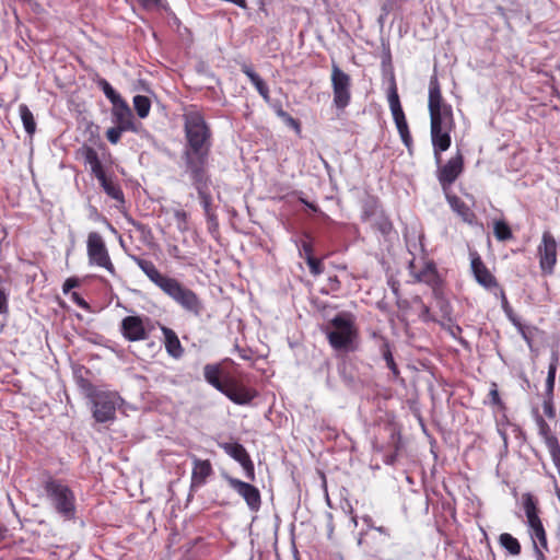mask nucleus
I'll return each instance as SVG.
<instances>
[{"label":"nucleus","instance_id":"nucleus-33","mask_svg":"<svg viewBox=\"0 0 560 560\" xmlns=\"http://www.w3.org/2000/svg\"><path fill=\"white\" fill-rule=\"evenodd\" d=\"M382 209H380V202L376 197H369L363 201L362 211H361V220L363 222H369L372 218L376 217Z\"/></svg>","mask_w":560,"mask_h":560},{"label":"nucleus","instance_id":"nucleus-2","mask_svg":"<svg viewBox=\"0 0 560 560\" xmlns=\"http://www.w3.org/2000/svg\"><path fill=\"white\" fill-rule=\"evenodd\" d=\"M322 330L334 350L346 353L355 350L358 331L351 314L338 313Z\"/></svg>","mask_w":560,"mask_h":560},{"label":"nucleus","instance_id":"nucleus-10","mask_svg":"<svg viewBox=\"0 0 560 560\" xmlns=\"http://www.w3.org/2000/svg\"><path fill=\"white\" fill-rule=\"evenodd\" d=\"M464 172V155L457 151L445 164H438L436 177L446 191Z\"/></svg>","mask_w":560,"mask_h":560},{"label":"nucleus","instance_id":"nucleus-35","mask_svg":"<svg viewBox=\"0 0 560 560\" xmlns=\"http://www.w3.org/2000/svg\"><path fill=\"white\" fill-rule=\"evenodd\" d=\"M20 116L24 126L25 131L32 136L36 130V122L33 113L30 110L27 105L21 104L19 107Z\"/></svg>","mask_w":560,"mask_h":560},{"label":"nucleus","instance_id":"nucleus-17","mask_svg":"<svg viewBox=\"0 0 560 560\" xmlns=\"http://www.w3.org/2000/svg\"><path fill=\"white\" fill-rule=\"evenodd\" d=\"M113 116L116 126L121 127L127 131L137 130L132 112L129 105L124 100L114 104Z\"/></svg>","mask_w":560,"mask_h":560},{"label":"nucleus","instance_id":"nucleus-46","mask_svg":"<svg viewBox=\"0 0 560 560\" xmlns=\"http://www.w3.org/2000/svg\"><path fill=\"white\" fill-rule=\"evenodd\" d=\"M82 154L85 163H88L89 165L96 164V162L101 161L97 152L92 147L84 145L82 148Z\"/></svg>","mask_w":560,"mask_h":560},{"label":"nucleus","instance_id":"nucleus-4","mask_svg":"<svg viewBox=\"0 0 560 560\" xmlns=\"http://www.w3.org/2000/svg\"><path fill=\"white\" fill-rule=\"evenodd\" d=\"M331 89H332V103L339 110H345L351 103V77L346 73L340 67L332 62L331 65Z\"/></svg>","mask_w":560,"mask_h":560},{"label":"nucleus","instance_id":"nucleus-42","mask_svg":"<svg viewBox=\"0 0 560 560\" xmlns=\"http://www.w3.org/2000/svg\"><path fill=\"white\" fill-rule=\"evenodd\" d=\"M373 226L384 235L389 234L393 230V224L383 210L376 215V221Z\"/></svg>","mask_w":560,"mask_h":560},{"label":"nucleus","instance_id":"nucleus-36","mask_svg":"<svg viewBox=\"0 0 560 560\" xmlns=\"http://www.w3.org/2000/svg\"><path fill=\"white\" fill-rule=\"evenodd\" d=\"M168 254L171 257L177 259L178 261L192 266L196 260V253L192 252H184L179 248V246L174 245L168 248Z\"/></svg>","mask_w":560,"mask_h":560},{"label":"nucleus","instance_id":"nucleus-20","mask_svg":"<svg viewBox=\"0 0 560 560\" xmlns=\"http://www.w3.org/2000/svg\"><path fill=\"white\" fill-rule=\"evenodd\" d=\"M430 114V127H447L455 128V119L452 106L432 109Z\"/></svg>","mask_w":560,"mask_h":560},{"label":"nucleus","instance_id":"nucleus-54","mask_svg":"<svg viewBox=\"0 0 560 560\" xmlns=\"http://www.w3.org/2000/svg\"><path fill=\"white\" fill-rule=\"evenodd\" d=\"M8 294L0 288V314L8 313Z\"/></svg>","mask_w":560,"mask_h":560},{"label":"nucleus","instance_id":"nucleus-50","mask_svg":"<svg viewBox=\"0 0 560 560\" xmlns=\"http://www.w3.org/2000/svg\"><path fill=\"white\" fill-rule=\"evenodd\" d=\"M544 412L548 418L556 417V410L553 407V397L545 396V400L542 402Z\"/></svg>","mask_w":560,"mask_h":560},{"label":"nucleus","instance_id":"nucleus-39","mask_svg":"<svg viewBox=\"0 0 560 560\" xmlns=\"http://www.w3.org/2000/svg\"><path fill=\"white\" fill-rule=\"evenodd\" d=\"M493 233L498 241H508L511 240L513 236L511 228L503 220L494 222Z\"/></svg>","mask_w":560,"mask_h":560},{"label":"nucleus","instance_id":"nucleus-15","mask_svg":"<svg viewBox=\"0 0 560 560\" xmlns=\"http://www.w3.org/2000/svg\"><path fill=\"white\" fill-rule=\"evenodd\" d=\"M445 198L452 211L455 212L463 222L468 225H475L477 223L476 213L460 197L455 194L446 192Z\"/></svg>","mask_w":560,"mask_h":560},{"label":"nucleus","instance_id":"nucleus-1","mask_svg":"<svg viewBox=\"0 0 560 560\" xmlns=\"http://www.w3.org/2000/svg\"><path fill=\"white\" fill-rule=\"evenodd\" d=\"M185 144L182 160L185 172L197 190L201 206L209 213L211 195L209 187L211 178L208 172L209 159L213 144V135L205 114L197 105H189L184 109Z\"/></svg>","mask_w":560,"mask_h":560},{"label":"nucleus","instance_id":"nucleus-16","mask_svg":"<svg viewBox=\"0 0 560 560\" xmlns=\"http://www.w3.org/2000/svg\"><path fill=\"white\" fill-rule=\"evenodd\" d=\"M371 337L374 340L375 346L377 347L382 358L386 362V366L392 371L394 377H398L399 369L394 360L392 347L388 339L377 331H373L371 334Z\"/></svg>","mask_w":560,"mask_h":560},{"label":"nucleus","instance_id":"nucleus-55","mask_svg":"<svg viewBox=\"0 0 560 560\" xmlns=\"http://www.w3.org/2000/svg\"><path fill=\"white\" fill-rule=\"evenodd\" d=\"M514 326L517 328L518 332L522 335L523 339L528 343L530 345L532 342V337L528 336V334L526 332V327L518 320L517 323L514 324Z\"/></svg>","mask_w":560,"mask_h":560},{"label":"nucleus","instance_id":"nucleus-8","mask_svg":"<svg viewBox=\"0 0 560 560\" xmlns=\"http://www.w3.org/2000/svg\"><path fill=\"white\" fill-rule=\"evenodd\" d=\"M166 294L188 311L196 314L200 311V303L197 295L184 287L180 282H155Z\"/></svg>","mask_w":560,"mask_h":560},{"label":"nucleus","instance_id":"nucleus-57","mask_svg":"<svg viewBox=\"0 0 560 560\" xmlns=\"http://www.w3.org/2000/svg\"><path fill=\"white\" fill-rule=\"evenodd\" d=\"M533 546L536 560H546V557L542 552L544 548H541V546L537 544V541H534Z\"/></svg>","mask_w":560,"mask_h":560},{"label":"nucleus","instance_id":"nucleus-7","mask_svg":"<svg viewBox=\"0 0 560 560\" xmlns=\"http://www.w3.org/2000/svg\"><path fill=\"white\" fill-rule=\"evenodd\" d=\"M86 248L91 264L106 269L112 276H116L105 242L100 233L91 232L89 234Z\"/></svg>","mask_w":560,"mask_h":560},{"label":"nucleus","instance_id":"nucleus-21","mask_svg":"<svg viewBox=\"0 0 560 560\" xmlns=\"http://www.w3.org/2000/svg\"><path fill=\"white\" fill-rule=\"evenodd\" d=\"M539 434L542 436L545 444L550 453L553 465L560 474V444L558 438L551 433L549 424H547L544 429H540Z\"/></svg>","mask_w":560,"mask_h":560},{"label":"nucleus","instance_id":"nucleus-62","mask_svg":"<svg viewBox=\"0 0 560 560\" xmlns=\"http://www.w3.org/2000/svg\"><path fill=\"white\" fill-rule=\"evenodd\" d=\"M481 285H483L487 290H493V289H498V282H488V281H485V282H479Z\"/></svg>","mask_w":560,"mask_h":560},{"label":"nucleus","instance_id":"nucleus-29","mask_svg":"<svg viewBox=\"0 0 560 560\" xmlns=\"http://www.w3.org/2000/svg\"><path fill=\"white\" fill-rule=\"evenodd\" d=\"M219 447L222 448L229 456H231L240 465L249 457V454L246 451V448L237 442H221L219 443Z\"/></svg>","mask_w":560,"mask_h":560},{"label":"nucleus","instance_id":"nucleus-44","mask_svg":"<svg viewBox=\"0 0 560 560\" xmlns=\"http://www.w3.org/2000/svg\"><path fill=\"white\" fill-rule=\"evenodd\" d=\"M279 118L290 128H292L296 133H301V122L292 117L289 113H280Z\"/></svg>","mask_w":560,"mask_h":560},{"label":"nucleus","instance_id":"nucleus-41","mask_svg":"<svg viewBox=\"0 0 560 560\" xmlns=\"http://www.w3.org/2000/svg\"><path fill=\"white\" fill-rule=\"evenodd\" d=\"M138 266L150 278V280H165L156 270L154 264L147 259H137Z\"/></svg>","mask_w":560,"mask_h":560},{"label":"nucleus","instance_id":"nucleus-48","mask_svg":"<svg viewBox=\"0 0 560 560\" xmlns=\"http://www.w3.org/2000/svg\"><path fill=\"white\" fill-rule=\"evenodd\" d=\"M78 384L90 398H92L95 394L98 393L96 387L90 381L83 377L78 378Z\"/></svg>","mask_w":560,"mask_h":560},{"label":"nucleus","instance_id":"nucleus-45","mask_svg":"<svg viewBox=\"0 0 560 560\" xmlns=\"http://www.w3.org/2000/svg\"><path fill=\"white\" fill-rule=\"evenodd\" d=\"M500 294H501L502 308H503L504 313L506 314V316L509 317V319L514 325L520 319L514 315L513 310H512L511 305L509 304V301H508V299L505 296V293H504V291L502 289H500Z\"/></svg>","mask_w":560,"mask_h":560},{"label":"nucleus","instance_id":"nucleus-5","mask_svg":"<svg viewBox=\"0 0 560 560\" xmlns=\"http://www.w3.org/2000/svg\"><path fill=\"white\" fill-rule=\"evenodd\" d=\"M523 508L527 518V526L529 528L530 537L534 541H537L545 550H548V541L545 527L538 515L539 510L537 506V500L530 493L523 494Z\"/></svg>","mask_w":560,"mask_h":560},{"label":"nucleus","instance_id":"nucleus-51","mask_svg":"<svg viewBox=\"0 0 560 560\" xmlns=\"http://www.w3.org/2000/svg\"><path fill=\"white\" fill-rule=\"evenodd\" d=\"M307 265L311 269V272L314 275V276H317L322 271V261L313 256H308L307 257Z\"/></svg>","mask_w":560,"mask_h":560},{"label":"nucleus","instance_id":"nucleus-59","mask_svg":"<svg viewBox=\"0 0 560 560\" xmlns=\"http://www.w3.org/2000/svg\"><path fill=\"white\" fill-rule=\"evenodd\" d=\"M81 282H63V292L69 293L72 289L78 288Z\"/></svg>","mask_w":560,"mask_h":560},{"label":"nucleus","instance_id":"nucleus-12","mask_svg":"<svg viewBox=\"0 0 560 560\" xmlns=\"http://www.w3.org/2000/svg\"><path fill=\"white\" fill-rule=\"evenodd\" d=\"M455 128L430 127L431 142L436 164L442 163V153L447 151L452 144L451 132Z\"/></svg>","mask_w":560,"mask_h":560},{"label":"nucleus","instance_id":"nucleus-37","mask_svg":"<svg viewBox=\"0 0 560 560\" xmlns=\"http://www.w3.org/2000/svg\"><path fill=\"white\" fill-rule=\"evenodd\" d=\"M395 125H396L397 131L400 136L402 143L407 148L408 152L411 154L412 149H413V141H412V137H411V133L409 130L407 119L401 120V121H396Z\"/></svg>","mask_w":560,"mask_h":560},{"label":"nucleus","instance_id":"nucleus-38","mask_svg":"<svg viewBox=\"0 0 560 560\" xmlns=\"http://www.w3.org/2000/svg\"><path fill=\"white\" fill-rule=\"evenodd\" d=\"M133 107L137 115L140 118L148 117L151 109V101L148 96L144 95H136L133 97Z\"/></svg>","mask_w":560,"mask_h":560},{"label":"nucleus","instance_id":"nucleus-32","mask_svg":"<svg viewBox=\"0 0 560 560\" xmlns=\"http://www.w3.org/2000/svg\"><path fill=\"white\" fill-rule=\"evenodd\" d=\"M221 370L218 364H207L203 368L205 380L220 393L223 390L226 382L220 380Z\"/></svg>","mask_w":560,"mask_h":560},{"label":"nucleus","instance_id":"nucleus-64","mask_svg":"<svg viewBox=\"0 0 560 560\" xmlns=\"http://www.w3.org/2000/svg\"><path fill=\"white\" fill-rule=\"evenodd\" d=\"M301 201H302V202H303V203H304L308 209H311L312 211H314V212H318V211H319V209H318V207H317L316 205H314V203H312V202H308V201H306V200H304V199H301Z\"/></svg>","mask_w":560,"mask_h":560},{"label":"nucleus","instance_id":"nucleus-31","mask_svg":"<svg viewBox=\"0 0 560 560\" xmlns=\"http://www.w3.org/2000/svg\"><path fill=\"white\" fill-rule=\"evenodd\" d=\"M338 373L342 378L345 385L349 388H354L358 384L359 377L352 363L342 361L338 364Z\"/></svg>","mask_w":560,"mask_h":560},{"label":"nucleus","instance_id":"nucleus-30","mask_svg":"<svg viewBox=\"0 0 560 560\" xmlns=\"http://www.w3.org/2000/svg\"><path fill=\"white\" fill-rule=\"evenodd\" d=\"M100 185L107 194V196L116 200L118 205L122 206L125 203L124 191L118 183H116L115 180L107 176L100 182Z\"/></svg>","mask_w":560,"mask_h":560},{"label":"nucleus","instance_id":"nucleus-53","mask_svg":"<svg viewBox=\"0 0 560 560\" xmlns=\"http://www.w3.org/2000/svg\"><path fill=\"white\" fill-rule=\"evenodd\" d=\"M489 400L493 406H502V400L500 398L499 392L497 389V385L492 384V388L489 392Z\"/></svg>","mask_w":560,"mask_h":560},{"label":"nucleus","instance_id":"nucleus-26","mask_svg":"<svg viewBox=\"0 0 560 560\" xmlns=\"http://www.w3.org/2000/svg\"><path fill=\"white\" fill-rule=\"evenodd\" d=\"M162 331L165 338V348L167 353L174 359H179L184 353V349L177 335L174 330L167 327H163Z\"/></svg>","mask_w":560,"mask_h":560},{"label":"nucleus","instance_id":"nucleus-40","mask_svg":"<svg viewBox=\"0 0 560 560\" xmlns=\"http://www.w3.org/2000/svg\"><path fill=\"white\" fill-rule=\"evenodd\" d=\"M97 85L104 92L105 96L113 103V105L122 100L106 79H98Z\"/></svg>","mask_w":560,"mask_h":560},{"label":"nucleus","instance_id":"nucleus-6","mask_svg":"<svg viewBox=\"0 0 560 560\" xmlns=\"http://www.w3.org/2000/svg\"><path fill=\"white\" fill-rule=\"evenodd\" d=\"M93 417L100 422L113 421L120 397L114 392H98L92 398Z\"/></svg>","mask_w":560,"mask_h":560},{"label":"nucleus","instance_id":"nucleus-61","mask_svg":"<svg viewBox=\"0 0 560 560\" xmlns=\"http://www.w3.org/2000/svg\"><path fill=\"white\" fill-rule=\"evenodd\" d=\"M536 423L539 430L544 429L548 424L538 412H536Z\"/></svg>","mask_w":560,"mask_h":560},{"label":"nucleus","instance_id":"nucleus-34","mask_svg":"<svg viewBox=\"0 0 560 560\" xmlns=\"http://www.w3.org/2000/svg\"><path fill=\"white\" fill-rule=\"evenodd\" d=\"M500 545L506 549L512 556H518L521 553V544L509 533H503L499 537Z\"/></svg>","mask_w":560,"mask_h":560},{"label":"nucleus","instance_id":"nucleus-18","mask_svg":"<svg viewBox=\"0 0 560 560\" xmlns=\"http://www.w3.org/2000/svg\"><path fill=\"white\" fill-rule=\"evenodd\" d=\"M410 269L416 280H438V271L433 261L413 259L410 262Z\"/></svg>","mask_w":560,"mask_h":560},{"label":"nucleus","instance_id":"nucleus-9","mask_svg":"<svg viewBox=\"0 0 560 560\" xmlns=\"http://www.w3.org/2000/svg\"><path fill=\"white\" fill-rule=\"evenodd\" d=\"M558 244L550 231H545L537 247L539 265L544 276H550L557 264Z\"/></svg>","mask_w":560,"mask_h":560},{"label":"nucleus","instance_id":"nucleus-22","mask_svg":"<svg viewBox=\"0 0 560 560\" xmlns=\"http://www.w3.org/2000/svg\"><path fill=\"white\" fill-rule=\"evenodd\" d=\"M470 269L475 280H494L491 271L476 250L469 252Z\"/></svg>","mask_w":560,"mask_h":560},{"label":"nucleus","instance_id":"nucleus-24","mask_svg":"<svg viewBox=\"0 0 560 560\" xmlns=\"http://www.w3.org/2000/svg\"><path fill=\"white\" fill-rule=\"evenodd\" d=\"M388 105L393 115L394 121H401L406 119L404 109L400 104L397 84L394 78H392V83L388 89Z\"/></svg>","mask_w":560,"mask_h":560},{"label":"nucleus","instance_id":"nucleus-56","mask_svg":"<svg viewBox=\"0 0 560 560\" xmlns=\"http://www.w3.org/2000/svg\"><path fill=\"white\" fill-rule=\"evenodd\" d=\"M71 298L73 302L83 310H89V304L81 298V295L77 292L71 293Z\"/></svg>","mask_w":560,"mask_h":560},{"label":"nucleus","instance_id":"nucleus-14","mask_svg":"<svg viewBox=\"0 0 560 560\" xmlns=\"http://www.w3.org/2000/svg\"><path fill=\"white\" fill-rule=\"evenodd\" d=\"M221 393L236 405H247L257 396L255 389L248 388L234 381L226 382Z\"/></svg>","mask_w":560,"mask_h":560},{"label":"nucleus","instance_id":"nucleus-19","mask_svg":"<svg viewBox=\"0 0 560 560\" xmlns=\"http://www.w3.org/2000/svg\"><path fill=\"white\" fill-rule=\"evenodd\" d=\"M212 471V466L209 460L195 457L191 471V488L203 486Z\"/></svg>","mask_w":560,"mask_h":560},{"label":"nucleus","instance_id":"nucleus-52","mask_svg":"<svg viewBox=\"0 0 560 560\" xmlns=\"http://www.w3.org/2000/svg\"><path fill=\"white\" fill-rule=\"evenodd\" d=\"M90 166H91V172L97 178L98 182H101L105 177H107L101 161H98V162H96V164H92Z\"/></svg>","mask_w":560,"mask_h":560},{"label":"nucleus","instance_id":"nucleus-28","mask_svg":"<svg viewBox=\"0 0 560 560\" xmlns=\"http://www.w3.org/2000/svg\"><path fill=\"white\" fill-rule=\"evenodd\" d=\"M560 354L558 350L551 352L550 363L548 366V374L546 378L545 396L553 397L556 373L559 365Z\"/></svg>","mask_w":560,"mask_h":560},{"label":"nucleus","instance_id":"nucleus-43","mask_svg":"<svg viewBox=\"0 0 560 560\" xmlns=\"http://www.w3.org/2000/svg\"><path fill=\"white\" fill-rule=\"evenodd\" d=\"M173 215L176 222V226L179 231L185 232L188 230V213L183 209H175Z\"/></svg>","mask_w":560,"mask_h":560},{"label":"nucleus","instance_id":"nucleus-3","mask_svg":"<svg viewBox=\"0 0 560 560\" xmlns=\"http://www.w3.org/2000/svg\"><path fill=\"white\" fill-rule=\"evenodd\" d=\"M44 490L50 506L58 515L65 521L75 518V494L63 480L49 477L44 483Z\"/></svg>","mask_w":560,"mask_h":560},{"label":"nucleus","instance_id":"nucleus-49","mask_svg":"<svg viewBox=\"0 0 560 560\" xmlns=\"http://www.w3.org/2000/svg\"><path fill=\"white\" fill-rule=\"evenodd\" d=\"M241 466L244 469L245 477L248 480L254 481L255 480V467H254V463H253L250 456L246 460H244L241 464Z\"/></svg>","mask_w":560,"mask_h":560},{"label":"nucleus","instance_id":"nucleus-63","mask_svg":"<svg viewBox=\"0 0 560 560\" xmlns=\"http://www.w3.org/2000/svg\"><path fill=\"white\" fill-rule=\"evenodd\" d=\"M9 529L5 526L0 527V542L4 541L8 537Z\"/></svg>","mask_w":560,"mask_h":560},{"label":"nucleus","instance_id":"nucleus-27","mask_svg":"<svg viewBox=\"0 0 560 560\" xmlns=\"http://www.w3.org/2000/svg\"><path fill=\"white\" fill-rule=\"evenodd\" d=\"M242 71L249 79L252 84L256 88V90L260 94V96L266 102H269V100H270L269 88L266 84V82L260 78V75L258 73H256L249 66H243Z\"/></svg>","mask_w":560,"mask_h":560},{"label":"nucleus","instance_id":"nucleus-47","mask_svg":"<svg viewBox=\"0 0 560 560\" xmlns=\"http://www.w3.org/2000/svg\"><path fill=\"white\" fill-rule=\"evenodd\" d=\"M127 131L126 129L115 126L106 131V138L112 144H117L121 138L122 132Z\"/></svg>","mask_w":560,"mask_h":560},{"label":"nucleus","instance_id":"nucleus-25","mask_svg":"<svg viewBox=\"0 0 560 560\" xmlns=\"http://www.w3.org/2000/svg\"><path fill=\"white\" fill-rule=\"evenodd\" d=\"M451 106L443 100L441 86L436 77H432L429 84V112L432 109H439L442 107Z\"/></svg>","mask_w":560,"mask_h":560},{"label":"nucleus","instance_id":"nucleus-60","mask_svg":"<svg viewBox=\"0 0 560 560\" xmlns=\"http://www.w3.org/2000/svg\"><path fill=\"white\" fill-rule=\"evenodd\" d=\"M362 521L364 522L369 529H374L375 525L373 518L370 515L362 516Z\"/></svg>","mask_w":560,"mask_h":560},{"label":"nucleus","instance_id":"nucleus-11","mask_svg":"<svg viewBox=\"0 0 560 560\" xmlns=\"http://www.w3.org/2000/svg\"><path fill=\"white\" fill-rule=\"evenodd\" d=\"M223 477L229 486L245 500L252 512L259 511L261 506V495L258 488L229 475H223Z\"/></svg>","mask_w":560,"mask_h":560},{"label":"nucleus","instance_id":"nucleus-13","mask_svg":"<svg viewBox=\"0 0 560 560\" xmlns=\"http://www.w3.org/2000/svg\"><path fill=\"white\" fill-rule=\"evenodd\" d=\"M120 330L122 336L129 341L144 340L149 336L143 318L140 316H126L121 320Z\"/></svg>","mask_w":560,"mask_h":560},{"label":"nucleus","instance_id":"nucleus-23","mask_svg":"<svg viewBox=\"0 0 560 560\" xmlns=\"http://www.w3.org/2000/svg\"><path fill=\"white\" fill-rule=\"evenodd\" d=\"M388 105L393 115L394 121H401L406 119L404 109L400 104L397 84L394 78H392V83L388 89Z\"/></svg>","mask_w":560,"mask_h":560},{"label":"nucleus","instance_id":"nucleus-58","mask_svg":"<svg viewBox=\"0 0 560 560\" xmlns=\"http://www.w3.org/2000/svg\"><path fill=\"white\" fill-rule=\"evenodd\" d=\"M141 5L145 9H151L160 4V0H139Z\"/></svg>","mask_w":560,"mask_h":560}]
</instances>
